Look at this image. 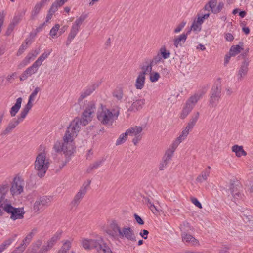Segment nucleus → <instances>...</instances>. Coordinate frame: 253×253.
Instances as JSON below:
<instances>
[{"instance_id":"obj_56","label":"nucleus","mask_w":253,"mask_h":253,"mask_svg":"<svg viewBox=\"0 0 253 253\" xmlns=\"http://www.w3.org/2000/svg\"><path fill=\"white\" fill-rule=\"evenodd\" d=\"M163 59L161 57V56L157 53V54L155 56L152 60H149V61L151 62V64L153 66L158 64L159 62L162 61Z\"/></svg>"},{"instance_id":"obj_5","label":"nucleus","mask_w":253,"mask_h":253,"mask_svg":"<svg viewBox=\"0 0 253 253\" xmlns=\"http://www.w3.org/2000/svg\"><path fill=\"white\" fill-rule=\"evenodd\" d=\"M3 212L4 211L10 214V218L15 221L17 219H21L24 217L25 212L23 208H15L10 204H4L2 207Z\"/></svg>"},{"instance_id":"obj_46","label":"nucleus","mask_w":253,"mask_h":253,"mask_svg":"<svg viewBox=\"0 0 253 253\" xmlns=\"http://www.w3.org/2000/svg\"><path fill=\"white\" fill-rule=\"evenodd\" d=\"M71 247V242L70 241H66L57 253H69V251Z\"/></svg>"},{"instance_id":"obj_55","label":"nucleus","mask_w":253,"mask_h":253,"mask_svg":"<svg viewBox=\"0 0 253 253\" xmlns=\"http://www.w3.org/2000/svg\"><path fill=\"white\" fill-rule=\"evenodd\" d=\"M62 5V4H60V3L56 0L52 4L49 10H50L52 13H54L58 10V8Z\"/></svg>"},{"instance_id":"obj_51","label":"nucleus","mask_w":253,"mask_h":253,"mask_svg":"<svg viewBox=\"0 0 253 253\" xmlns=\"http://www.w3.org/2000/svg\"><path fill=\"white\" fill-rule=\"evenodd\" d=\"M42 241L41 239L37 240L33 245V247L30 253H36V251L42 245Z\"/></svg>"},{"instance_id":"obj_30","label":"nucleus","mask_w":253,"mask_h":253,"mask_svg":"<svg viewBox=\"0 0 253 253\" xmlns=\"http://www.w3.org/2000/svg\"><path fill=\"white\" fill-rule=\"evenodd\" d=\"M176 149V148L170 145L165 151V154L163 157V160L169 162L171 160Z\"/></svg>"},{"instance_id":"obj_28","label":"nucleus","mask_w":253,"mask_h":253,"mask_svg":"<svg viewBox=\"0 0 253 253\" xmlns=\"http://www.w3.org/2000/svg\"><path fill=\"white\" fill-rule=\"evenodd\" d=\"M17 237V234H12L8 238L4 240L2 244L0 245V253L3 252L15 240Z\"/></svg>"},{"instance_id":"obj_61","label":"nucleus","mask_w":253,"mask_h":253,"mask_svg":"<svg viewBox=\"0 0 253 253\" xmlns=\"http://www.w3.org/2000/svg\"><path fill=\"white\" fill-rule=\"evenodd\" d=\"M212 0H210L207 4L204 6V9L205 10L209 11L210 10L211 11V7H212Z\"/></svg>"},{"instance_id":"obj_38","label":"nucleus","mask_w":253,"mask_h":253,"mask_svg":"<svg viewBox=\"0 0 253 253\" xmlns=\"http://www.w3.org/2000/svg\"><path fill=\"white\" fill-rule=\"evenodd\" d=\"M145 79V76L138 74L135 84V86L137 89L141 90L144 87Z\"/></svg>"},{"instance_id":"obj_24","label":"nucleus","mask_w":253,"mask_h":253,"mask_svg":"<svg viewBox=\"0 0 253 253\" xmlns=\"http://www.w3.org/2000/svg\"><path fill=\"white\" fill-rule=\"evenodd\" d=\"M96 250L99 253H109L112 251L110 247L101 237Z\"/></svg>"},{"instance_id":"obj_3","label":"nucleus","mask_w":253,"mask_h":253,"mask_svg":"<svg viewBox=\"0 0 253 253\" xmlns=\"http://www.w3.org/2000/svg\"><path fill=\"white\" fill-rule=\"evenodd\" d=\"M50 165L49 160L46 156L45 152L39 153L34 162V169L37 175L42 178L46 173Z\"/></svg>"},{"instance_id":"obj_4","label":"nucleus","mask_w":253,"mask_h":253,"mask_svg":"<svg viewBox=\"0 0 253 253\" xmlns=\"http://www.w3.org/2000/svg\"><path fill=\"white\" fill-rule=\"evenodd\" d=\"M96 109L95 103L93 101L88 102L87 106L83 113L82 118H76L73 121L77 120L78 121V126L80 128L82 126H86L91 121V115L94 113Z\"/></svg>"},{"instance_id":"obj_8","label":"nucleus","mask_w":253,"mask_h":253,"mask_svg":"<svg viewBox=\"0 0 253 253\" xmlns=\"http://www.w3.org/2000/svg\"><path fill=\"white\" fill-rule=\"evenodd\" d=\"M91 181L88 180L87 183L84 182L81 187L79 191L77 193L71 202V205L73 207H77L80 203L83 197L87 192V189L90 184Z\"/></svg>"},{"instance_id":"obj_12","label":"nucleus","mask_w":253,"mask_h":253,"mask_svg":"<svg viewBox=\"0 0 253 253\" xmlns=\"http://www.w3.org/2000/svg\"><path fill=\"white\" fill-rule=\"evenodd\" d=\"M24 185V181L20 177H14L10 188L11 193L13 195L20 194L23 192Z\"/></svg>"},{"instance_id":"obj_50","label":"nucleus","mask_w":253,"mask_h":253,"mask_svg":"<svg viewBox=\"0 0 253 253\" xmlns=\"http://www.w3.org/2000/svg\"><path fill=\"white\" fill-rule=\"evenodd\" d=\"M128 134L126 131V132L121 134L116 142V145H119L124 143L127 138Z\"/></svg>"},{"instance_id":"obj_20","label":"nucleus","mask_w":253,"mask_h":253,"mask_svg":"<svg viewBox=\"0 0 253 253\" xmlns=\"http://www.w3.org/2000/svg\"><path fill=\"white\" fill-rule=\"evenodd\" d=\"M9 187L7 183H4L0 185V215H3V210L2 207L3 206L5 203L2 202L5 198L6 195L9 191Z\"/></svg>"},{"instance_id":"obj_40","label":"nucleus","mask_w":253,"mask_h":253,"mask_svg":"<svg viewBox=\"0 0 253 253\" xmlns=\"http://www.w3.org/2000/svg\"><path fill=\"white\" fill-rule=\"evenodd\" d=\"M103 158L98 160L94 163L89 165L86 169V172L88 173H90L93 170L97 169L102 163L104 162Z\"/></svg>"},{"instance_id":"obj_6","label":"nucleus","mask_w":253,"mask_h":253,"mask_svg":"<svg viewBox=\"0 0 253 253\" xmlns=\"http://www.w3.org/2000/svg\"><path fill=\"white\" fill-rule=\"evenodd\" d=\"M122 229L117 221L113 220L108 225L106 232L112 239L118 240L120 238Z\"/></svg>"},{"instance_id":"obj_52","label":"nucleus","mask_w":253,"mask_h":253,"mask_svg":"<svg viewBox=\"0 0 253 253\" xmlns=\"http://www.w3.org/2000/svg\"><path fill=\"white\" fill-rule=\"evenodd\" d=\"M60 25L56 24L50 30L49 34L52 38H55L57 36V32L59 30Z\"/></svg>"},{"instance_id":"obj_18","label":"nucleus","mask_w":253,"mask_h":253,"mask_svg":"<svg viewBox=\"0 0 253 253\" xmlns=\"http://www.w3.org/2000/svg\"><path fill=\"white\" fill-rule=\"evenodd\" d=\"M37 232V229L34 228L32 230V231L25 237V238L22 240L20 245L16 248L19 251H20L22 253L26 249L27 245L29 244L31 240H32L34 234Z\"/></svg>"},{"instance_id":"obj_27","label":"nucleus","mask_w":253,"mask_h":253,"mask_svg":"<svg viewBox=\"0 0 253 253\" xmlns=\"http://www.w3.org/2000/svg\"><path fill=\"white\" fill-rule=\"evenodd\" d=\"M199 117V113L197 112L195 113L193 116L190 119L189 121L187 123L186 127L183 129L187 131L188 133H189V131L191 130L197 122L198 118Z\"/></svg>"},{"instance_id":"obj_53","label":"nucleus","mask_w":253,"mask_h":253,"mask_svg":"<svg viewBox=\"0 0 253 253\" xmlns=\"http://www.w3.org/2000/svg\"><path fill=\"white\" fill-rule=\"evenodd\" d=\"M160 78V74L156 72H152L150 74V80L151 82H156L158 81Z\"/></svg>"},{"instance_id":"obj_63","label":"nucleus","mask_w":253,"mask_h":253,"mask_svg":"<svg viewBox=\"0 0 253 253\" xmlns=\"http://www.w3.org/2000/svg\"><path fill=\"white\" fill-rule=\"evenodd\" d=\"M141 139V136L138 135L136 136H134V138L132 139V142L133 143L134 145H137L139 141Z\"/></svg>"},{"instance_id":"obj_2","label":"nucleus","mask_w":253,"mask_h":253,"mask_svg":"<svg viewBox=\"0 0 253 253\" xmlns=\"http://www.w3.org/2000/svg\"><path fill=\"white\" fill-rule=\"evenodd\" d=\"M101 110L97 112V119L103 124L110 126L115 121L120 114L118 108L110 110L101 105Z\"/></svg>"},{"instance_id":"obj_58","label":"nucleus","mask_w":253,"mask_h":253,"mask_svg":"<svg viewBox=\"0 0 253 253\" xmlns=\"http://www.w3.org/2000/svg\"><path fill=\"white\" fill-rule=\"evenodd\" d=\"M191 201L193 204H194L196 206L198 207L200 209L202 208V204L198 200V199L194 197H192L191 198Z\"/></svg>"},{"instance_id":"obj_41","label":"nucleus","mask_w":253,"mask_h":253,"mask_svg":"<svg viewBox=\"0 0 253 253\" xmlns=\"http://www.w3.org/2000/svg\"><path fill=\"white\" fill-rule=\"evenodd\" d=\"M26 12V9H22L21 11H19L17 14L15 15L11 22L17 25L21 21Z\"/></svg>"},{"instance_id":"obj_33","label":"nucleus","mask_w":253,"mask_h":253,"mask_svg":"<svg viewBox=\"0 0 253 253\" xmlns=\"http://www.w3.org/2000/svg\"><path fill=\"white\" fill-rule=\"evenodd\" d=\"M145 64L141 67L142 71L139 73V74L144 76H145V75L148 73L150 74L152 72V66H153L149 60H146Z\"/></svg>"},{"instance_id":"obj_34","label":"nucleus","mask_w":253,"mask_h":253,"mask_svg":"<svg viewBox=\"0 0 253 253\" xmlns=\"http://www.w3.org/2000/svg\"><path fill=\"white\" fill-rule=\"evenodd\" d=\"M143 130V128L141 126H134L128 129L126 131L128 135L131 136H136L141 135L140 133Z\"/></svg>"},{"instance_id":"obj_59","label":"nucleus","mask_w":253,"mask_h":253,"mask_svg":"<svg viewBox=\"0 0 253 253\" xmlns=\"http://www.w3.org/2000/svg\"><path fill=\"white\" fill-rule=\"evenodd\" d=\"M134 217L136 221L137 222V223L138 224H139V225H143L144 224V222L143 220V219L138 214H137L136 213H135L134 214Z\"/></svg>"},{"instance_id":"obj_17","label":"nucleus","mask_w":253,"mask_h":253,"mask_svg":"<svg viewBox=\"0 0 253 253\" xmlns=\"http://www.w3.org/2000/svg\"><path fill=\"white\" fill-rule=\"evenodd\" d=\"M98 85L95 84H93L87 86L81 93L80 96L78 99V103L82 102L83 99L90 95L97 88Z\"/></svg>"},{"instance_id":"obj_31","label":"nucleus","mask_w":253,"mask_h":253,"mask_svg":"<svg viewBox=\"0 0 253 253\" xmlns=\"http://www.w3.org/2000/svg\"><path fill=\"white\" fill-rule=\"evenodd\" d=\"M144 202L147 205L149 209L155 214L159 212V209L154 204V202L148 197L144 198Z\"/></svg>"},{"instance_id":"obj_35","label":"nucleus","mask_w":253,"mask_h":253,"mask_svg":"<svg viewBox=\"0 0 253 253\" xmlns=\"http://www.w3.org/2000/svg\"><path fill=\"white\" fill-rule=\"evenodd\" d=\"M188 134L189 133L186 131L183 130L179 136L173 141L171 145L177 148L178 145L185 139Z\"/></svg>"},{"instance_id":"obj_57","label":"nucleus","mask_w":253,"mask_h":253,"mask_svg":"<svg viewBox=\"0 0 253 253\" xmlns=\"http://www.w3.org/2000/svg\"><path fill=\"white\" fill-rule=\"evenodd\" d=\"M186 23V22L182 21L180 24H178V25L175 28L174 30V32L175 33H178L180 32L182 29L185 26Z\"/></svg>"},{"instance_id":"obj_62","label":"nucleus","mask_w":253,"mask_h":253,"mask_svg":"<svg viewBox=\"0 0 253 253\" xmlns=\"http://www.w3.org/2000/svg\"><path fill=\"white\" fill-rule=\"evenodd\" d=\"M148 234L149 231L148 230L143 229L140 232V235L144 239H146L148 237Z\"/></svg>"},{"instance_id":"obj_25","label":"nucleus","mask_w":253,"mask_h":253,"mask_svg":"<svg viewBox=\"0 0 253 253\" xmlns=\"http://www.w3.org/2000/svg\"><path fill=\"white\" fill-rule=\"evenodd\" d=\"M145 104L144 99H139L134 101L128 109V111L136 112L142 109Z\"/></svg>"},{"instance_id":"obj_32","label":"nucleus","mask_w":253,"mask_h":253,"mask_svg":"<svg viewBox=\"0 0 253 253\" xmlns=\"http://www.w3.org/2000/svg\"><path fill=\"white\" fill-rule=\"evenodd\" d=\"M211 4L212 5V7H211V12L213 14L220 13L224 6V4L223 2H219L217 4V0H212V3Z\"/></svg>"},{"instance_id":"obj_1","label":"nucleus","mask_w":253,"mask_h":253,"mask_svg":"<svg viewBox=\"0 0 253 253\" xmlns=\"http://www.w3.org/2000/svg\"><path fill=\"white\" fill-rule=\"evenodd\" d=\"M78 121H72L67 128L63 137V142L57 141L53 148L56 152H62L66 157H70L75 151L74 139L80 130L78 126Z\"/></svg>"},{"instance_id":"obj_14","label":"nucleus","mask_w":253,"mask_h":253,"mask_svg":"<svg viewBox=\"0 0 253 253\" xmlns=\"http://www.w3.org/2000/svg\"><path fill=\"white\" fill-rule=\"evenodd\" d=\"M120 238H126L132 242H135L136 241V237L134 231L131 227L127 226L122 228Z\"/></svg>"},{"instance_id":"obj_45","label":"nucleus","mask_w":253,"mask_h":253,"mask_svg":"<svg viewBox=\"0 0 253 253\" xmlns=\"http://www.w3.org/2000/svg\"><path fill=\"white\" fill-rule=\"evenodd\" d=\"M88 15L87 14H82L78 18H77L73 25L80 29V27L83 22L86 19Z\"/></svg>"},{"instance_id":"obj_36","label":"nucleus","mask_w":253,"mask_h":253,"mask_svg":"<svg viewBox=\"0 0 253 253\" xmlns=\"http://www.w3.org/2000/svg\"><path fill=\"white\" fill-rule=\"evenodd\" d=\"M22 99L19 97L17 99L16 103L11 107L10 114L11 117H14L19 110L22 103Z\"/></svg>"},{"instance_id":"obj_19","label":"nucleus","mask_w":253,"mask_h":253,"mask_svg":"<svg viewBox=\"0 0 253 253\" xmlns=\"http://www.w3.org/2000/svg\"><path fill=\"white\" fill-rule=\"evenodd\" d=\"M209 16V13H206L202 16H198L197 19L193 21L190 30L200 31L201 29V25L204 23V20L207 19Z\"/></svg>"},{"instance_id":"obj_39","label":"nucleus","mask_w":253,"mask_h":253,"mask_svg":"<svg viewBox=\"0 0 253 253\" xmlns=\"http://www.w3.org/2000/svg\"><path fill=\"white\" fill-rule=\"evenodd\" d=\"M203 93H197L194 95L191 96L186 101V103L189 104L191 107L194 108L197 101L202 97Z\"/></svg>"},{"instance_id":"obj_54","label":"nucleus","mask_w":253,"mask_h":253,"mask_svg":"<svg viewBox=\"0 0 253 253\" xmlns=\"http://www.w3.org/2000/svg\"><path fill=\"white\" fill-rule=\"evenodd\" d=\"M79 30H80V29L72 25L71 30H70V33L68 37L74 39L75 38V37H76V36L77 35Z\"/></svg>"},{"instance_id":"obj_16","label":"nucleus","mask_w":253,"mask_h":253,"mask_svg":"<svg viewBox=\"0 0 253 253\" xmlns=\"http://www.w3.org/2000/svg\"><path fill=\"white\" fill-rule=\"evenodd\" d=\"M39 49L31 50L18 65V68L19 69H22L26 66L31 60H33L39 54Z\"/></svg>"},{"instance_id":"obj_9","label":"nucleus","mask_w":253,"mask_h":253,"mask_svg":"<svg viewBox=\"0 0 253 253\" xmlns=\"http://www.w3.org/2000/svg\"><path fill=\"white\" fill-rule=\"evenodd\" d=\"M221 96V87L219 85L212 86L210 93L209 103L211 106L215 107Z\"/></svg>"},{"instance_id":"obj_29","label":"nucleus","mask_w":253,"mask_h":253,"mask_svg":"<svg viewBox=\"0 0 253 253\" xmlns=\"http://www.w3.org/2000/svg\"><path fill=\"white\" fill-rule=\"evenodd\" d=\"M191 32V30H189L186 34H182L180 36L176 37L173 40L174 45L178 47L179 45H181L186 41L187 35Z\"/></svg>"},{"instance_id":"obj_26","label":"nucleus","mask_w":253,"mask_h":253,"mask_svg":"<svg viewBox=\"0 0 253 253\" xmlns=\"http://www.w3.org/2000/svg\"><path fill=\"white\" fill-rule=\"evenodd\" d=\"M40 90V88L39 87H36L34 90L32 92L30 95L29 97V99L27 104L24 106L23 108V110L27 112H29V110L32 107V101L35 100L36 96L37 95L38 92Z\"/></svg>"},{"instance_id":"obj_11","label":"nucleus","mask_w":253,"mask_h":253,"mask_svg":"<svg viewBox=\"0 0 253 253\" xmlns=\"http://www.w3.org/2000/svg\"><path fill=\"white\" fill-rule=\"evenodd\" d=\"M61 234L62 232L61 231L56 232L47 243L42 246L37 253H47L52 248L57 241L60 239Z\"/></svg>"},{"instance_id":"obj_22","label":"nucleus","mask_w":253,"mask_h":253,"mask_svg":"<svg viewBox=\"0 0 253 253\" xmlns=\"http://www.w3.org/2000/svg\"><path fill=\"white\" fill-rule=\"evenodd\" d=\"M38 67L35 64L33 63L31 66L26 69L20 77V81H24L26 80L29 77L31 76L32 75L35 74L38 69Z\"/></svg>"},{"instance_id":"obj_64","label":"nucleus","mask_w":253,"mask_h":253,"mask_svg":"<svg viewBox=\"0 0 253 253\" xmlns=\"http://www.w3.org/2000/svg\"><path fill=\"white\" fill-rule=\"evenodd\" d=\"M225 39L227 41L231 42L233 40L234 37L232 34L228 33L225 34Z\"/></svg>"},{"instance_id":"obj_13","label":"nucleus","mask_w":253,"mask_h":253,"mask_svg":"<svg viewBox=\"0 0 253 253\" xmlns=\"http://www.w3.org/2000/svg\"><path fill=\"white\" fill-rule=\"evenodd\" d=\"M52 198L50 196H44L37 199L34 205V209L36 211H39L44 207L48 206L52 201Z\"/></svg>"},{"instance_id":"obj_47","label":"nucleus","mask_w":253,"mask_h":253,"mask_svg":"<svg viewBox=\"0 0 253 253\" xmlns=\"http://www.w3.org/2000/svg\"><path fill=\"white\" fill-rule=\"evenodd\" d=\"M242 50H243V48L239 45L232 46L230 48L229 54L231 56H234L239 53Z\"/></svg>"},{"instance_id":"obj_44","label":"nucleus","mask_w":253,"mask_h":253,"mask_svg":"<svg viewBox=\"0 0 253 253\" xmlns=\"http://www.w3.org/2000/svg\"><path fill=\"white\" fill-rule=\"evenodd\" d=\"M163 59H166L170 57V53L166 49L165 46H162L158 53Z\"/></svg>"},{"instance_id":"obj_60","label":"nucleus","mask_w":253,"mask_h":253,"mask_svg":"<svg viewBox=\"0 0 253 253\" xmlns=\"http://www.w3.org/2000/svg\"><path fill=\"white\" fill-rule=\"evenodd\" d=\"M27 48V46L26 45H24V44H22L20 46V47L18 51L17 55H21L22 53H23L24 52V51Z\"/></svg>"},{"instance_id":"obj_37","label":"nucleus","mask_w":253,"mask_h":253,"mask_svg":"<svg viewBox=\"0 0 253 253\" xmlns=\"http://www.w3.org/2000/svg\"><path fill=\"white\" fill-rule=\"evenodd\" d=\"M232 151L235 153L236 156L238 157L247 155V152L244 150L242 146L234 145L232 147Z\"/></svg>"},{"instance_id":"obj_15","label":"nucleus","mask_w":253,"mask_h":253,"mask_svg":"<svg viewBox=\"0 0 253 253\" xmlns=\"http://www.w3.org/2000/svg\"><path fill=\"white\" fill-rule=\"evenodd\" d=\"M101 237V236H99L95 239H83L82 241V244L83 248L86 250H96Z\"/></svg>"},{"instance_id":"obj_43","label":"nucleus","mask_w":253,"mask_h":253,"mask_svg":"<svg viewBox=\"0 0 253 253\" xmlns=\"http://www.w3.org/2000/svg\"><path fill=\"white\" fill-rule=\"evenodd\" d=\"M51 52H44L34 62L38 67H40L43 61L50 55Z\"/></svg>"},{"instance_id":"obj_42","label":"nucleus","mask_w":253,"mask_h":253,"mask_svg":"<svg viewBox=\"0 0 253 253\" xmlns=\"http://www.w3.org/2000/svg\"><path fill=\"white\" fill-rule=\"evenodd\" d=\"M43 6L40 2L37 3L33 10L31 11V18L34 19L39 13L42 7Z\"/></svg>"},{"instance_id":"obj_10","label":"nucleus","mask_w":253,"mask_h":253,"mask_svg":"<svg viewBox=\"0 0 253 253\" xmlns=\"http://www.w3.org/2000/svg\"><path fill=\"white\" fill-rule=\"evenodd\" d=\"M61 234L62 232L61 231L56 232L47 243L42 246L37 253H47L52 248L57 241L60 239Z\"/></svg>"},{"instance_id":"obj_48","label":"nucleus","mask_w":253,"mask_h":253,"mask_svg":"<svg viewBox=\"0 0 253 253\" xmlns=\"http://www.w3.org/2000/svg\"><path fill=\"white\" fill-rule=\"evenodd\" d=\"M113 96L118 100L121 101L123 97V91L121 88H116L113 92Z\"/></svg>"},{"instance_id":"obj_21","label":"nucleus","mask_w":253,"mask_h":253,"mask_svg":"<svg viewBox=\"0 0 253 253\" xmlns=\"http://www.w3.org/2000/svg\"><path fill=\"white\" fill-rule=\"evenodd\" d=\"M249 61L247 59L244 60L241 65L237 74L238 80L241 81L247 75L249 70Z\"/></svg>"},{"instance_id":"obj_49","label":"nucleus","mask_w":253,"mask_h":253,"mask_svg":"<svg viewBox=\"0 0 253 253\" xmlns=\"http://www.w3.org/2000/svg\"><path fill=\"white\" fill-rule=\"evenodd\" d=\"M209 175L208 173V172H205L203 171L198 176V177L196 179V181L199 183H202L204 181L206 180L208 177L209 176Z\"/></svg>"},{"instance_id":"obj_7","label":"nucleus","mask_w":253,"mask_h":253,"mask_svg":"<svg viewBox=\"0 0 253 253\" xmlns=\"http://www.w3.org/2000/svg\"><path fill=\"white\" fill-rule=\"evenodd\" d=\"M27 114L28 113L27 112L22 109L20 115L18 116L17 119L14 118L9 123L7 127L3 131L2 134L5 135L10 133L12 129L15 128L19 125L20 123L23 121Z\"/></svg>"},{"instance_id":"obj_23","label":"nucleus","mask_w":253,"mask_h":253,"mask_svg":"<svg viewBox=\"0 0 253 253\" xmlns=\"http://www.w3.org/2000/svg\"><path fill=\"white\" fill-rule=\"evenodd\" d=\"M181 238L184 243L188 244L194 246L199 245V242L197 239L191 235L187 234L186 232L181 233Z\"/></svg>"}]
</instances>
